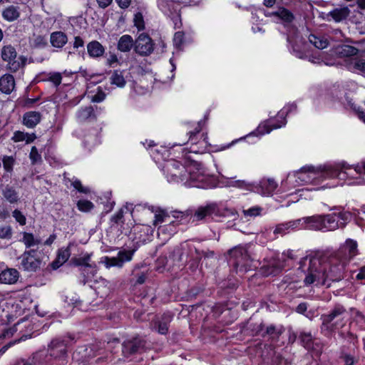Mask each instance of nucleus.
<instances>
[{
  "label": "nucleus",
  "instance_id": "1",
  "mask_svg": "<svg viewBox=\"0 0 365 365\" xmlns=\"http://www.w3.org/2000/svg\"><path fill=\"white\" fill-rule=\"evenodd\" d=\"M357 242L351 239L334 253L331 255L315 253L302 258L299 269L305 274V286L330 285L332 282H339L344 278V266L347 261L358 254Z\"/></svg>",
  "mask_w": 365,
  "mask_h": 365
},
{
  "label": "nucleus",
  "instance_id": "2",
  "mask_svg": "<svg viewBox=\"0 0 365 365\" xmlns=\"http://www.w3.org/2000/svg\"><path fill=\"white\" fill-rule=\"evenodd\" d=\"M347 310L341 304H336L327 314L321 316V331L324 335H330L346 325Z\"/></svg>",
  "mask_w": 365,
  "mask_h": 365
},
{
  "label": "nucleus",
  "instance_id": "3",
  "mask_svg": "<svg viewBox=\"0 0 365 365\" xmlns=\"http://www.w3.org/2000/svg\"><path fill=\"white\" fill-rule=\"evenodd\" d=\"M326 173L329 178H338L344 180L345 178H361L365 175V162L355 165H350L346 162L331 165H327L325 168Z\"/></svg>",
  "mask_w": 365,
  "mask_h": 365
},
{
  "label": "nucleus",
  "instance_id": "4",
  "mask_svg": "<svg viewBox=\"0 0 365 365\" xmlns=\"http://www.w3.org/2000/svg\"><path fill=\"white\" fill-rule=\"evenodd\" d=\"M306 228L314 231L334 230L339 227L334 215H314L305 217Z\"/></svg>",
  "mask_w": 365,
  "mask_h": 365
},
{
  "label": "nucleus",
  "instance_id": "5",
  "mask_svg": "<svg viewBox=\"0 0 365 365\" xmlns=\"http://www.w3.org/2000/svg\"><path fill=\"white\" fill-rule=\"evenodd\" d=\"M163 170L169 182H182L187 179V169L178 161L173 160L167 162Z\"/></svg>",
  "mask_w": 365,
  "mask_h": 365
},
{
  "label": "nucleus",
  "instance_id": "6",
  "mask_svg": "<svg viewBox=\"0 0 365 365\" xmlns=\"http://www.w3.org/2000/svg\"><path fill=\"white\" fill-rule=\"evenodd\" d=\"M327 165L319 166L317 168L313 166L303 167L296 173L295 176L304 183L312 182L319 178L323 179L329 178L324 169Z\"/></svg>",
  "mask_w": 365,
  "mask_h": 365
},
{
  "label": "nucleus",
  "instance_id": "7",
  "mask_svg": "<svg viewBox=\"0 0 365 365\" xmlns=\"http://www.w3.org/2000/svg\"><path fill=\"white\" fill-rule=\"evenodd\" d=\"M68 339L72 341L74 339V337L68 334L63 338L53 339L48 346L49 355L54 359H64L67 356Z\"/></svg>",
  "mask_w": 365,
  "mask_h": 365
},
{
  "label": "nucleus",
  "instance_id": "8",
  "mask_svg": "<svg viewBox=\"0 0 365 365\" xmlns=\"http://www.w3.org/2000/svg\"><path fill=\"white\" fill-rule=\"evenodd\" d=\"M230 263L236 269L237 272L247 270L249 256L246 250L242 247H235L229 251Z\"/></svg>",
  "mask_w": 365,
  "mask_h": 365
},
{
  "label": "nucleus",
  "instance_id": "9",
  "mask_svg": "<svg viewBox=\"0 0 365 365\" xmlns=\"http://www.w3.org/2000/svg\"><path fill=\"white\" fill-rule=\"evenodd\" d=\"M17 53L14 47L11 45L4 46L1 49V58L4 61L8 63V68L12 71L16 72L25 63V58L22 59L21 62L16 60Z\"/></svg>",
  "mask_w": 365,
  "mask_h": 365
},
{
  "label": "nucleus",
  "instance_id": "10",
  "mask_svg": "<svg viewBox=\"0 0 365 365\" xmlns=\"http://www.w3.org/2000/svg\"><path fill=\"white\" fill-rule=\"evenodd\" d=\"M36 251H25L19 257L21 268L27 272H36L41 266V261L36 256Z\"/></svg>",
  "mask_w": 365,
  "mask_h": 365
},
{
  "label": "nucleus",
  "instance_id": "11",
  "mask_svg": "<svg viewBox=\"0 0 365 365\" xmlns=\"http://www.w3.org/2000/svg\"><path fill=\"white\" fill-rule=\"evenodd\" d=\"M297 108L296 105L292 104L288 106L287 110H282L280 112H279L277 117L279 118H282V120L278 124H271V123L268 120L265 121L263 124H261L257 128V132L260 135H263L264 133H269L271 132L273 129H277L282 128V126L285 125L287 121L284 118V115H287L289 112H291L292 110H295Z\"/></svg>",
  "mask_w": 365,
  "mask_h": 365
},
{
  "label": "nucleus",
  "instance_id": "12",
  "mask_svg": "<svg viewBox=\"0 0 365 365\" xmlns=\"http://www.w3.org/2000/svg\"><path fill=\"white\" fill-rule=\"evenodd\" d=\"M195 166L190 167L187 170V179L185 180V184L190 187H197L201 188H207L206 180H207L200 168H195L197 171L194 170Z\"/></svg>",
  "mask_w": 365,
  "mask_h": 365
},
{
  "label": "nucleus",
  "instance_id": "13",
  "mask_svg": "<svg viewBox=\"0 0 365 365\" xmlns=\"http://www.w3.org/2000/svg\"><path fill=\"white\" fill-rule=\"evenodd\" d=\"M154 44L151 38L145 34H141L135 41V51L140 56H146L153 53Z\"/></svg>",
  "mask_w": 365,
  "mask_h": 365
},
{
  "label": "nucleus",
  "instance_id": "14",
  "mask_svg": "<svg viewBox=\"0 0 365 365\" xmlns=\"http://www.w3.org/2000/svg\"><path fill=\"white\" fill-rule=\"evenodd\" d=\"M135 250H123L118 252L116 257L104 258L105 265L107 268L111 267H122L125 262H130L134 254Z\"/></svg>",
  "mask_w": 365,
  "mask_h": 365
},
{
  "label": "nucleus",
  "instance_id": "15",
  "mask_svg": "<svg viewBox=\"0 0 365 365\" xmlns=\"http://www.w3.org/2000/svg\"><path fill=\"white\" fill-rule=\"evenodd\" d=\"M146 341L140 337L133 338L123 344V352L125 356L141 353L146 349Z\"/></svg>",
  "mask_w": 365,
  "mask_h": 365
},
{
  "label": "nucleus",
  "instance_id": "16",
  "mask_svg": "<svg viewBox=\"0 0 365 365\" xmlns=\"http://www.w3.org/2000/svg\"><path fill=\"white\" fill-rule=\"evenodd\" d=\"M299 339L302 346L307 350H312L319 353L322 346L310 333L302 332L299 335Z\"/></svg>",
  "mask_w": 365,
  "mask_h": 365
},
{
  "label": "nucleus",
  "instance_id": "17",
  "mask_svg": "<svg viewBox=\"0 0 365 365\" xmlns=\"http://www.w3.org/2000/svg\"><path fill=\"white\" fill-rule=\"evenodd\" d=\"M173 319V315L170 313L163 314L160 318L153 322V329L160 334H166L168 332L169 324Z\"/></svg>",
  "mask_w": 365,
  "mask_h": 365
},
{
  "label": "nucleus",
  "instance_id": "18",
  "mask_svg": "<svg viewBox=\"0 0 365 365\" xmlns=\"http://www.w3.org/2000/svg\"><path fill=\"white\" fill-rule=\"evenodd\" d=\"M277 187V183L272 179L262 180L254 190L262 195H270Z\"/></svg>",
  "mask_w": 365,
  "mask_h": 365
},
{
  "label": "nucleus",
  "instance_id": "19",
  "mask_svg": "<svg viewBox=\"0 0 365 365\" xmlns=\"http://www.w3.org/2000/svg\"><path fill=\"white\" fill-rule=\"evenodd\" d=\"M19 277V273L17 269L8 268L0 273V282L7 284H15Z\"/></svg>",
  "mask_w": 365,
  "mask_h": 365
},
{
  "label": "nucleus",
  "instance_id": "20",
  "mask_svg": "<svg viewBox=\"0 0 365 365\" xmlns=\"http://www.w3.org/2000/svg\"><path fill=\"white\" fill-rule=\"evenodd\" d=\"M41 115L37 111L26 112L23 116V123L28 128H34L40 121Z\"/></svg>",
  "mask_w": 365,
  "mask_h": 365
},
{
  "label": "nucleus",
  "instance_id": "21",
  "mask_svg": "<svg viewBox=\"0 0 365 365\" xmlns=\"http://www.w3.org/2000/svg\"><path fill=\"white\" fill-rule=\"evenodd\" d=\"M15 86L14 78L12 75L6 74L0 78V91L9 94L11 93Z\"/></svg>",
  "mask_w": 365,
  "mask_h": 365
},
{
  "label": "nucleus",
  "instance_id": "22",
  "mask_svg": "<svg viewBox=\"0 0 365 365\" xmlns=\"http://www.w3.org/2000/svg\"><path fill=\"white\" fill-rule=\"evenodd\" d=\"M88 55L92 58H99L105 52L104 47L97 41H92L87 45Z\"/></svg>",
  "mask_w": 365,
  "mask_h": 365
},
{
  "label": "nucleus",
  "instance_id": "23",
  "mask_svg": "<svg viewBox=\"0 0 365 365\" xmlns=\"http://www.w3.org/2000/svg\"><path fill=\"white\" fill-rule=\"evenodd\" d=\"M1 193L4 197L11 204L16 203L19 200V192L14 187L9 185L2 187Z\"/></svg>",
  "mask_w": 365,
  "mask_h": 365
},
{
  "label": "nucleus",
  "instance_id": "24",
  "mask_svg": "<svg viewBox=\"0 0 365 365\" xmlns=\"http://www.w3.org/2000/svg\"><path fill=\"white\" fill-rule=\"evenodd\" d=\"M217 210V205L215 203H211L207 205L205 207H200L195 211L194 214V217L197 218V220H201L204 219L205 217L215 213Z\"/></svg>",
  "mask_w": 365,
  "mask_h": 365
},
{
  "label": "nucleus",
  "instance_id": "25",
  "mask_svg": "<svg viewBox=\"0 0 365 365\" xmlns=\"http://www.w3.org/2000/svg\"><path fill=\"white\" fill-rule=\"evenodd\" d=\"M70 255L71 251L69 246L66 248L60 249L56 259L51 263L52 268L53 269H58L61 265L64 264L68 259Z\"/></svg>",
  "mask_w": 365,
  "mask_h": 365
},
{
  "label": "nucleus",
  "instance_id": "26",
  "mask_svg": "<svg viewBox=\"0 0 365 365\" xmlns=\"http://www.w3.org/2000/svg\"><path fill=\"white\" fill-rule=\"evenodd\" d=\"M50 41L53 47L62 48L67 43L68 38L63 32L55 31L51 34Z\"/></svg>",
  "mask_w": 365,
  "mask_h": 365
},
{
  "label": "nucleus",
  "instance_id": "27",
  "mask_svg": "<svg viewBox=\"0 0 365 365\" xmlns=\"http://www.w3.org/2000/svg\"><path fill=\"white\" fill-rule=\"evenodd\" d=\"M135 46L133 38L128 34L123 35L118 40V49L121 52H128Z\"/></svg>",
  "mask_w": 365,
  "mask_h": 365
},
{
  "label": "nucleus",
  "instance_id": "28",
  "mask_svg": "<svg viewBox=\"0 0 365 365\" xmlns=\"http://www.w3.org/2000/svg\"><path fill=\"white\" fill-rule=\"evenodd\" d=\"M347 68L352 72L365 73V59L353 58L346 64Z\"/></svg>",
  "mask_w": 365,
  "mask_h": 365
},
{
  "label": "nucleus",
  "instance_id": "29",
  "mask_svg": "<svg viewBox=\"0 0 365 365\" xmlns=\"http://www.w3.org/2000/svg\"><path fill=\"white\" fill-rule=\"evenodd\" d=\"M350 14L349 9L344 6L334 9L329 12L328 16H331L336 22H339L345 19Z\"/></svg>",
  "mask_w": 365,
  "mask_h": 365
},
{
  "label": "nucleus",
  "instance_id": "30",
  "mask_svg": "<svg viewBox=\"0 0 365 365\" xmlns=\"http://www.w3.org/2000/svg\"><path fill=\"white\" fill-rule=\"evenodd\" d=\"M309 41L319 49H324L329 45L327 38L322 35L310 34Z\"/></svg>",
  "mask_w": 365,
  "mask_h": 365
},
{
  "label": "nucleus",
  "instance_id": "31",
  "mask_svg": "<svg viewBox=\"0 0 365 365\" xmlns=\"http://www.w3.org/2000/svg\"><path fill=\"white\" fill-rule=\"evenodd\" d=\"M124 71L115 70L113 71L110 81L111 84L115 85L119 88H123L126 84V81L124 77Z\"/></svg>",
  "mask_w": 365,
  "mask_h": 365
},
{
  "label": "nucleus",
  "instance_id": "32",
  "mask_svg": "<svg viewBox=\"0 0 365 365\" xmlns=\"http://www.w3.org/2000/svg\"><path fill=\"white\" fill-rule=\"evenodd\" d=\"M152 212L155 214V219L153 220V225L158 226L159 224L163 223L165 221L167 217H169L170 215L168 213L159 207H154L152 206L150 208Z\"/></svg>",
  "mask_w": 365,
  "mask_h": 365
},
{
  "label": "nucleus",
  "instance_id": "33",
  "mask_svg": "<svg viewBox=\"0 0 365 365\" xmlns=\"http://www.w3.org/2000/svg\"><path fill=\"white\" fill-rule=\"evenodd\" d=\"M284 329L282 327L277 328L276 326L271 324L267 327L265 331H264L261 335L262 337H265L268 335L272 339H278L284 332Z\"/></svg>",
  "mask_w": 365,
  "mask_h": 365
},
{
  "label": "nucleus",
  "instance_id": "34",
  "mask_svg": "<svg viewBox=\"0 0 365 365\" xmlns=\"http://www.w3.org/2000/svg\"><path fill=\"white\" fill-rule=\"evenodd\" d=\"M19 8L14 6H8L2 12L3 17L9 21L17 19L19 16Z\"/></svg>",
  "mask_w": 365,
  "mask_h": 365
},
{
  "label": "nucleus",
  "instance_id": "35",
  "mask_svg": "<svg viewBox=\"0 0 365 365\" xmlns=\"http://www.w3.org/2000/svg\"><path fill=\"white\" fill-rule=\"evenodd\" d=\"M94 110L92 106H86L79 109L76 113L78 120L81 122L86 121L91 117H94Z\"/></svg>",
  "mask_w": 365,
  "mask_h": 365
},
{
  "label": "nucleus",
  "instance_id": "36",
  "mask_svg": "<svg viewBox=\"0 0 365 365\" xmlns=\"http://www.w3.org/2000/svg\"><path fill=\"white\" fill-rule=\"evenodd\" d=\"M22 242L27 248L31 247L34 245H38L41 242V240L35 238L32 233L26 232H23Z\"/></svg>",
  "mask_w": 365,
  "mask_h": 365
},
{
  "label": "nucleus",
  "instance_id": "37",
  "mask_svg": "<svg viewBox=\"0 0 365 365\" xmlns=\"http://www.w3.org/2000/svg\"><path fill=\"white\" fill-rule=\"evenodd\" d=\"M354 312L353 324L359 329L365 330V316L359 310L352 309Z\"/></svg>",
  "mask_w": 365,
  "mask_h": 365
},
{
  "label": "nucleus",
  "instance_id": "38",
  "mask_svg": "<svg viewBox=\"0 0 365 365\" xmlns=\"http://www.w3.org/2000/svg\"><path fill=\"white\" fill-rule=\"evenodd\" d=\"M274 14L286 22H291L294 19L292 13L284 8H279Z\"/></svg>",
  "mask_w": 365,
  "mask_h": 365
},
{
  "label": "nucleus",
  "instance_id": "39",
  "mask_svg": "<svg viewBox=\"0 0 365 365\" xmlns=\"http://www.w3.org/2000/svg\"><path fill=\"white\" fill-rule=\"evenodd\" d=\"M227 185L228 186H232L240 189H245L247 190H254L253 184L242 180H231L228 182Z\"/></svg>",
  "mask_w": 365,
  "mask_h": 365
},
{
  "label": "nucleus",
  "instance_id": "40",
  "mask_svg": "<svg viewBox=\"0 0 365 365\" xmlns=\"http://www.w3.org/2000/svg\"><path fill=\"white\" fill-rule=\"evenodd\" d=\"M291 230L292 226L290 225V222L288 221L286 222L279 223L277 225L274 230V234H279L281 235H284L289 233Z\"/></svg>",
  "mask_w": 365,
  "mask_h": 365
},
{
  "label": "nucleus",
  "instance_id": "41",
  "mask_svg": "<svg viewBox=\"0 0 365 365\" xmlns=\"http://www.w3.org/2000/svg\"><path fill=\"white\" fill-rule=\"evenodd\" d=\"M359 50L350 45H342L340 47L339 53L344 56H353L358 53Z\"/></svg>",
  "mask_w": 365,
  "mask_h": 365
},
{
  "label": "nucleus",
  "instance_id": "42",
  "mask_svg": "<svg viewBox=\"0 0 365 365\" xmlns=\"http://www.w3.org/2000/svg\"><path fill=\"white\" fill-rule=\"evenodd\" d=\"M31 44L34 48H43L47 44V41L41 35H34L31 39Z\"/></svg>",
  "mask_w": 365,
  "mask_h": 365
},
{
  "label": "nucleus",
  "instance_id": "43",
  "mask_svg": "<svg viewBox=\"0 0 365 365\" xmlns=\"http://www.w3.org/2000/svg\"><path fill=\"white\" fill-rule=\"evenodd\" d=\"M339 336L341 339L347 341V342L352 344L354 346H355L356 344V343L358 342L357 336L350 331H349L347 333L340 331V332H339Z\"/></svg>",
  "mask_w": 365,
  "mask_h": 365
},
{
  "label": "nucleus",
  "instance_id": "44",
  "mask_svg": "<svg viewBox=\"0 0 365 365\" xmlns=\"http://www.w3.org/2000/svg\"><path fill=\"white\" fill-rule=\"evenodd\" d=\"M262 210V207L259 206H254L247 210H243L242 212L245 217H257L261 215Z\"/></svg>",
  "mask_w": 365,
  "mask_h": 365
},
{
  "label": "nucleus",
  "instance_id": "45",
  "mask_svg": "<svg viewBox=\"0 0 365 365\" xmlns=\"http://www.w3.org/2000/svg\"><path fill=\"white\" fill-rule=\"evenodd\" d=\"M289 222L290 225L292 226V230L301 229L307 230L305 217L294 220H290Z\"/></svg>",
  "mask_w": 365,
  "mask_h": 365
},
{
  "label": "nucleus",
  "instance_id": "46",
  "mask_svg": "<svg viewBox=\"0 0 365 365\" xmlns=\"http://www.w3.org/2000/svg\"><path fill=\"white\" fill-rule=\"evenodd\" d=\"M90 260V256L87 255L84 257L73 259V264L76 266L82 267V272H85V269L90 267L91 265L88 264Z\"/></svg>",
  "mask_w": 365,
  "mask_h": 365
},
{
  "label": "nucleus",
  "instance_id": "47",
  "mask_svg": "<svg viewBox=\"0 0 365 365\" xmlns=\"http://www.w3.org/2000/svg\"><path fill=\"white\" fill-rule=\"evenodd\" d=\"M77 207L81 211L89 212L93 208L94 205L89 200H79L77 203Z\"/></svg>",
  "mask_w": 365,
  "mask_h": 365
},
{
  "label": "nucleus",
  "instance_id": "48",
  "mask_svg": "<svg viewBox=\"0 0 365 365\" xmlns=\"http://www.w3.org/2000/svg\"><path fill=\"white\" fill-rule=\"evenodd\" d=\"M134 26L137 27L139 31H142L145 29V24L143 20V14L140 12H138L135 14L133 19Z\"/></svg>",
  "mask_w": 365,
  "mask_h": 365
},
{
  "label": "nucleus",
  "instance_id": "49",
  "mask_svg": "<svg viewBox=\"0 0 365 365\" xmlns=\"http://www.w3.org/2000/svg\"><path fill=\"white\" fill-rule=\"evenodd\" d=\"M12 216L14 217L16 221L21 225H25L26 223V218L25 215L19 210H14L12 212Z\"/></svg>",
  "mask_w": 365,
  "mask_h": 365
},
{
  "label": "nucleus",
  "instance_id": "50",
  "mask_svg": "<svg viewBox=\"0 0 365 365\" xmlns=\"http://www.w3.org/2000/svg\"><path fill=\"white\" fill-rule=\"evenodd\" d=\"M283 268V264H273L272 265L267 266V271L266 272L267 275H276Z\"/></svg>",
  "mask_w": 365,
  "mask_h": 365
},
{
  "label": "nucleus",
  "instance_id": "51",
  "mask_svg": "<svg viewBox=\"0 0 365 365\" xmlns=\"http://www.w3.org/2000/svg\"><path fill=\"white\" fill-rule=\"evenodd\" d=\"M14 160L12 157L10 156H5L3 158V167L7 172H11L13 170V165H14Z\"/></svg>",
  "mask_w": 365,
  "mask_h": 365
},
{
  "label": "nucleus",
  "instance_id": "52",
  "mask_svg": "<svg viewBox=\"0 0 365 365\" xmlns=\"http://www.w3.org/2000/svg\"><path fill=\"white\" fill-rule=\"evenodd\" d=\"M29 337H30V336L24 335L19 339L15 340L14 341H11V342L8 343L7 344L4 345L0 349V356L3 355L11 346H12L13 345H14L17 342H19V341H24L26 339H28Z\"/></svg>",
  "mask_w": 365,
  "mask_h": 365
},
{
  "label": "nucleus",
  "instance_id": "53",
  "mask_svg": "<svg viewBox=\"0 0 365 365\" xmlns=\"http://www.w3.org/2000/svg\"><path fill=\"white\" fill-rule=\"evenodd\" d=\"M12 235V231L10 226L0 227V238L10 239Z\"/></svg>",
  "mask_w": 365,
  "mask_h": 365
},
{
  "label": "nucleus",
  "instance_id": "54",
  "mask_svg": "<svg viewBox=\"0 0 365 365\" xmlns=\"http://www.w3.org/2000/svg\"><path fill=\"white\" fill-rule=\"evenodd\" d=\"M29 157L33 164L40 161L41 159V156L35 146L31 148Z\"/></svg>",
  "mask_w": 365,
  "mask_h": 365
},
{
  "label": "nucleus",
  "instance_id": "55",
  "mask_svg": "<svg viewBox=\"0 0 365 365\" xmlns=\"http://www.w3.org/2000/svg\"><path fill=\"white\" fill-rule=\"evenodd\" d=\"M48 80L51 81L56 86L61 84L62 76L60 73H53L49 74Z\"/></svg>",
  "mask_w": 365,
  "mask_h": 365
},
{
  "label": "nucleus",
  "instance_id": "56",
  "mask_svg": "<svg viewBox=\"0 0 365 365\" xmlns=\"http://www.w3.org/2000/svg\"><path fill=\"white\" fill-rule=\"evenodd\" d=\"M72 185L76 189L78 192L87 194L90 192L88 187H85L82 185L81 181L79 180H75L72 181Z\"/></svg>",
  "mask_w": 365,
  "mask_h": 365
},
{
  "label": "nucleus",
  "instance_id": "57",
  "mask_svg": "<svg viewBox=\"0 0 365 365\" xmlns=\"http://www.w3.org/2000/svg\"><path fill=\"white\" fill-rule=\"evenodd\" d=\"M353 214L355 217H358L365 221V205L361 206L360 210L353 209Z\"/></svg>",
  "mask_w": 365,
  "mask_h": 365
},
{
  "label": "nucleus",
  "instance_id": "58",
  "mask_svg": "<svg viewBox=\"0 0 365 365\" xmlns=\"http://www.w3.org/2000/svg\"><path fill=\"white\" fill-rule=\"evenodd\" d=\"M195 252L197 255L203 257L205 258H212L215 255V252L210 250H200L198 249H195Z\"/></svg>",
  "mask_w": 365,
  "mask_h": 365
},
{
  "label": "nucleus",
  "instance_id": "59",
  "mask_svg": "<svg viewBox=\"0 0 365 365\" xmlns=\"http://www.w3.org/2000/svg\"><path fill=\"white\" fill-rule=\"evenodd\" d=\"M35 356L32 358H29L28 359H19L14 365H34Z\"/></svg>",
  "mask_w": 365,
  "mask_h": 365
},
{
  "label": "nucleus",
  "instance_id": "60",
  "mask_svg": "<svg viewBox=\"0 0 365 365\" xmlns=\"http://www.w3.org/2000/svg\"><path fill=\"white\" fill-rule=\"evenodd\" d=\"M105 98L106 94L101 90H100L92 97L91 101L95 103H100L102 102Z\"/></svg>",
  "mask_w": 365,
  "mask_h": 365
},
{
  "label": "nucleus",
  "instance_id": "61",
  "mask_svg": "<svg viewBox=\"0 0 365 365\" xmlns=\"http://www.w3.org/2000/svg\"><path fill=\"white\" fill-rule=\"evenodd\" d=\"M292 51L293 53L299 58H305L307 57V55L303 51L298 48L297 44L292 46Z\"/></svg>",
  "mask_w": 365,
  "mask_h": 365
},
{
  "label": "nucleus",
  "instance_id": "62",
  "mask_svg": "<svg viewBox=\"0 0 365 365\" xmlns=\"http://www.w3.org/2000/svg\"><path fill=\"white\" fill-rule=\"evenodd\" d=\"M25 136H26V133L22 131H16L14 133L12 139L14 142L24 141L26 139Z\"/></svg>",
  "mask_w": 365,
  "mask_h": 365
},
{
  "label": "nucleus",
  "instance_id": "63",
  "mask_svg": "<svg viewBox=\"0 0 365 365\" xmlns=\"http://www.w3.org/2000/svg\"><path fill=\"white\" fill-rule=\"evenodd\" d=\"M123 217V211L121 209L111 217V221L115 224H119L120 222H123L122 221Z\"/></svg>",
  "mask_w": 365,
  "mask_h": 365
},
{
  "label": "nucleus",
  "instance_id": "64",
  "mask_svg": "<svg viewBox=\"0 0 365 365\" xmlns=\"http://www.w3.org/2000/svg\"><path fill=\"white\" fill-rule=\"evenodd\" d=\"M356 279L365 282V266L360 268L359 272L356 276Z\"/></svg>",
  "mask_w": 365,
  "mask_h": 365
}]
</instances>
